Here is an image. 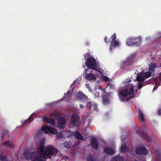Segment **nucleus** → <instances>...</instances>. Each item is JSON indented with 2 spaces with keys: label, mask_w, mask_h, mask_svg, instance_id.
<instances>
[{
  "label": "nucleus",
  "mask_w": 161,
  "mask_h": 161,
  "mask_svg": "<svg viewBox=\"0 0 161 161\" xmlns=\"http://www.w3.org/2000/svg\"><path fill=\"white\" fill-rule=\"evenodd\" d=\"M58 152L52 146L47 147L44 151L43 143H42L39 146V150L37 153H29L26 158L28 160L32 161H45L46 158L50 156H55Z\"/></svg>",
  "instance_id": "nucleus-1"
},
{
  "label": "nucleus",
  "mask_w": 161,
  "mask_h": 161,
  "mask_svg": "<svg viewBox=\"0 0 161 161\" xmlns=\"http://www.w3.org/2000/svg\"><path fill=\"white\" fill-rule=\"evenodd\" d=\"M134 86L130 83H127L124 87L119 90V97L121 101L126 102L131 97L130 95L132 94L134 92Z\"/></svg>",
  "instance_id": "nucleus-2"
},
{
  "label": "nucleus",
  "mask_w": 161,
  "mask_h": 161,
  "mask_svg": "<svg viewBox=\"0 0 161 161\" xmlns=\"http://www.w3.org/2000/svg\"><path fill=\"white\" fill-rule=\"evenodd\" d=\"M88 111L87 110L85 112L84 114L82 116L81 123H83L86 125L85 127L83 128L82 130V134L87 135L88 134V132L87 130L86 126H88L90 124V118L88 116Z\"/></svg>",
  "instance_id": "nucleus-3"
},
{
  "label": "nucleus",
  "mask_w": 161,
  "mask_h": 161,
  "mask_svg": "<svg viewBox=\"0 0 161 161\" xmlns=\"http://www.w3.org/2000/svg\"><path fill=\"white\" fill-rule=\"evenodd\" d=\"M86 65L89 69H91L94 70L96 73L100 72L97 69L95 59L93 57L88 58L86 62Z\"/></svg>",
  "instance_id": "nucleus-4"
},
{
  "label": "nucleus",
  "mask_w": 161,
  "mask_h": 161,
  "mask_svg": "<svg viewBox=\"0 0 161 161\" xmlns=\"http://www.w3.org/2000/svg\"><path fill=\"white\" fill-rule=\"evenodd\" d=\"M141 42L140 37H130L127 39L126 44L128 46L138 45H139Z\"/></svg>",
  "instance_id": "nucleus-5"
},
{
  "label": "nucleus",
  "mask_w": 161,
  "mask_h": 161,
  "mask_svg": "<svg viewBox=\"0 0 161 161\" xmlns=\"http://www.w3.org/2000/svg\"><path fill=\"white\" fill-rule=\"evenodd\" d=\"M91 102L87 96L81 92V108H86Z\"/></svg>",
  "instance_id": "nucleus-6"
},
{
  "label": "nucleus",
  "mask_w": 161,
  "mask_h": 161,
  "mask_svg": "<svg viewBox=\"0 0 161 161\" xmlns=\"http://www.w3.org/2000/svg\"><path fill=\"white\" fill-rule=\"evenodd\" d=\"M95 72L92 71L90 73H86L85 75L86 79L90 81L95 80L97 76V75L95 74Z\"/></svg>",
  "instance_id": "nucleus-7"
},
{
  "label": "nucleus",
  "mask_w": 161,
  "mask_h": 161,
  "mask_svg": "<svg viewBox=\"0 0 161 161\" xmlns=\"http://www.w3.org/2000/svg\"><path fill=\"white\" fill-rule=\"evenodd\" d=\"M42 130L46 133H48L49 132H50L52 134H56L57 133V131L56 129L52 128L48 126L43 127H42Z\"/></svg>",
  "instance_id": "nucleus-8"
},
{
  "label": "nucleus",
  "mask_w": 161,
  "mask_h": 161,
  "mask_svg": "<svg viewBox=\"0 0 161 161\" xmlns=\"http://www.w3.org/2000/svg\"><path fill=\"white\" fill-rule=\"evenodd\" d=\"M137 134L140 136L141 137L147 141L148 142H151V140L150 137L142 130L136 131Z\"/></svg>",
  "instance_id": "nucleus-9"
},
{
  "label": "nucleus",
  "mask_w": 161,
  "mask_h": 161,
  "mask_svg": "<svg viewBox=\"0 0 161 161\" xmlns=\"http://www.w3.org/2000/svg\"><path fill=\"white\" fill-rule=\"evenodd\" d=\"M135 151L136 153L139 155H146L148 153L147 150L144 147L137 148Z\"/></svg>",
  "instance_id": "nucleus-10"
},
{
  "label": "nucleus",
  "mask_w": 161,
  "mask_h": 161,
  "mask_svg": "<svg viewBox=\"0 0 161 161\" xmlns=\"http://www.w3.org/2000/svg\"><path fill=\"white\" fill-rule=\"evenodd\" d=\"M90 142L91 146L93 149L96 150H97L99 149L98 142L96 138H92Z\"/></svg>",
  "instance_id": "nucleus-11"
},
{
  "label": "nucleus",
  "mask_w": 161,
  "mask_h": 161,
  "mask_svg": "<svg viewBox=\"0 0 161 161\" xmlns=\"http://www.w3.org/2000/svg\"><path fill=\"white\" fill-rule=\"evenodd\" d=\"M89 108V110L91 112L94 111L97 112L98 110L97 107V105L94 103H91L90 104H88L86 106V108Z\"/></svg>",
  "instance_id": "nucleus-12"
},
{
  "label": "nucleus",
  "mask_w": 161,
  "mask_h": 161,
  "mask_svg": "<svg viewBox=\"0 0 161 161\" xmlns=\"http://www.w3.org/2000/svg\"><path fill=\"white\" fill-rule=\"evenodd\" d=\"M78 119L77 115L75 114L72 115L70 120V124L73 125H76L78 123Z\"/></svg>",
  "instance_id": "nucleus-13"
},
{
  "label": "nucleus",
  "mask_w": 161,
  "mask_h": 161,
  "mask_svg": "<svg viewBox=\"0 0 161 161\" xmlns=\"http://www.w3.org/2000/svg\"><path fill=\"white\" fill-rule=\"evenodd\" d=\"M104 152L107 154L112 155L115 153V152L112 148L109 147H105L104 148Z\"/></svg>",
  "instance_id": "nucleus-14"
},
{
  "label": "nucleus",
  "mask_w": 161,
  "mask_h": 161,
  "mask_svg": "<svg viewBox=\"0 0 161 161\" xmlns=\"http://www.w3.org/2000/svg\"><path fill=\"white\" fill-rule=\"evenodd\" d=\"M65 121L64 118H60L58 121V127L63 128L65 125Z\"/></svg>",
  "instance_id": "nucleus-15"
},
{
  "label": "nucleus",
  "mask_w": 161,
  "mask_h": 161,
  "mask_svg": "<svg viewBox=\"0 0 161 161\" xmlns=\"http://www.w3.org/2000/svg\"><path fill=\"white\" fill-rule=\"evenodd\" d=\"M155 152L157 154L156 161H161V150L158 149L156 150Z\"/></svg>",
  "instance_id": "nucleus-16"
},
{
  "label": "nucleus",
  "mask_w": 161,
  "mask_h": 161,
  "mask_svg": "<svg viewBox=\"0 0 161 161\" xmlns=\"http://www.w3.org/2000/svg\"><path fill=\"white\" fill-rule=\"evenodd\" d=\"M124 158L120 155H116L112 159V161H124Z\"/></svg>",
  "instance_id": "nucleus-17"
},
{
  "label": "nucleus",
  "mask_w": 161,
  "mask_h": 161,
  "mask_svg": "<svg viewBox=\"0 0 161 161\" xmlns=\"http://www.w3.org/2000/svg\"><path fill=\"white\" fill-rule=\"evenodd\" d=\"M119 45V42L117 41H111L110 46V49H112L113 47L118 46Z\"/></svg>",
  "instance_id": "nucleus-18"
},
{
  "label": "nucleus",
  "mask_w": 161,
  "mask_h": 161,
  "mask_svg": "<svg viewBox=\"0 0 161 161\" xmlns=\"http://www.w3.org/2000/svg\"><path fill=\"white\" fill-rule=\"evenodd\" d=\"M139 119L141 122L144 123L145 121L144 115L141 110L138 111Z\"/></svg>",
  "instance_id": "nucleus-19"
},
{
  "label": "nucleus",
  "mask_w": 161,
  "mask_h": 161,
  "mask_svg": "<svg viewBox=\"0 0 161 161\" xmlns=\"http://www.w3.org/2000/svg\"><path fill=\"white\" fill-rule=\"evenodd\" d=\"M121 151L122 153L128 152L129 149L127 144H124L121 146Z\"/></svg>",
  "instance_id": "nucleus-20"
},
{
  "label": "nucleus",
  "mask_w": 161,
  "mask_h": 161,
  "mask_svg": "<svg viewBox=\"0 0 161 161\" xmlns=\"http://www.w3.org/2000/svg\"><path fill=\"white\" fill-rule=\"evenodd\" d=\"M87 161H97V159L94 156L89 154L87 158Z\"/></svg>",
  "instance_id": "nucleus-21"
},
{
  "label": "nucleus",
  "mask_w": 161,
  "mask_h": 161,
  "mask_svg": "<svg viewBox=\"0 0 161 161\" xmlns=\"http://www.w3.org/2000/svg\"><path fill=\"white\" fill-rule=\"evenodd\" d=\"M137 80L139 82L143 83L145 80V79L140 75H137L136 78Z\"/></svg>",
  "instance_id": "nucleus-22"
},
{
  "label": "nucleus",
  "mask_w": 161,
  "mask_h": 161,
  "mask_svg": "<svg viewBox=\"0 0 161 161\" xmlns=\"http://www.w3.org/2000/svg\"><path fill=\"white\" fill-rule=\"evenodd\" d=\"M3 145L12 147H13V144L12 143H10L9 141H7L3 144Z\"/></svg>",
  "instance_id": "nucleus-23"
},
{
  "label": "nucleus",
  "mask_w": 161,
  "mask_h": 161,
  "mask_svg": "<svg viewBox=\"0 0 161 161\" xmlns=\"http://www.w3.org/2000/svg\"><path fill=\"white\" fill-rule=\"evenodd\" d=\"M64 147L67 148H70L72 147V145L71 142H65L64 143Z\"/></svg>",
  "instance_id": "nucleus-24"
},
{
  "label": "nucleus",
  "mask_w": 161,
  "mask_h": 161,
  "mask_svg": "<svg viewBox=\"0 0 161 161\" xmlns=\"http://www.w3.org/2000/svg\"><path fill=\"white\" fill-rule=\"evenodd\" d=\"M75 137L80 140V134L78 131H76L75 134Z\"/></svg>",
  "instance_id": "nucleus-25"
},
{
  "label": "nucleus",
  "mask_w": 161,
  "mask_h": 161,
  "mask_svg": "<svg viewBox=\"0 0 161 161\" xmlns=\"http://www.w3.org/2000/svg\"><path fill=\"white\" fill-rule=\"evenodd\" d=\"M107 87H109V88L111 89H114L115 87L114 84H113L112 82L110 81H109L108 83L107 86Z\"/></svg>",
  "instance_id": "nucleus-26"
},
{
  "label": "nucleus",
  "mask_w": 161,
  "mask_h": 161,
  "mask_svg": "<svg viewBox=\"0 0 161 161\" xmlns=\"http://www.w3.org/2000/svg\"><path fill=\"white\" fill-rule=\"evenodd\" d=\"M152 74L149 71L145 72L144 73L143 76L146 78H148Z\"/></svg>",
  "instance_id": "nucleus-27"
},
{
  "label": "nucleus",
  "mask_w": 161,
  "mask_h": 161,
  "mask_svg": "<svg viewBox=\"0 0 161 161\" xmlns=\"http://www.w3.org/2000/svg\"><path fill=\"white\" fill-rule=\"evenodd\" d=\"M125 65H130L132 63V61L131 60L128 59L126 61H125L124 62Z\"/></svg>",
  "instance_id": "nucleus-28"
},
{
  "label": "nucleus",
  "mask_w": 161,
  "mask_h": 161,
  "mask_svg": "<svg viewBox=\"0 0 161 161\" xmlns=\"http://www.w3.org/2000/svg\"><path fill=\"white\" fill-rule=\"evenodd\" d=\"M0 159L1 161H7V158L3 155L0 156Z\"/></svg>",
  "instance_id": "nucleus-29"
},
{
  "label": "nucleus",
  "mask_w": 161,
  "mask_h": 161,
  "mask_svg": "<svg viewBox=\"0 0 161 161\" xmlns=\"http://www.w3.org/2000/svg\"><path fill=\"white\" fill-rule=\"evenodd\" d=\"M149 71L151 73V74H154L155 70L154 68H153L149 67Z\"/></svg>",
  "instance_id": "nucleus-30"
},
{
  "label": "nucleus",
  "mask_w": 161,
  "mask_h": 161,
  "mask_svg": "<svg viewBox=\"0 0 161 161\" xmlns=\"http://www.w3.org/2000/svg\"><path fill=\"white\" fill-rule=\"evenodd\" d=\"M103 80L105 82H107L109 81V78L107 76H104L103 77Z\"/></svg>",
  "instance_id": "nucleus-31"
},
{
  "label": "nucleus",
  "mask_w": 161,
  "mask_h": 161,
  "mask_svg": "<svg viewBox=\"0 0 161 161\" xmlns=\"http://www.w3.org/2000/svg\"><path fill=\"white\" fill-rule=\"evenodd\" d=\"M116 36L115 34H114L111 36V38L112 39L111 41H115V40L116 39Z\"/></svg>",
  "instance_id": "nucleus-32"
},
{
  "label": "nucleus",
  "mask_w": 161,
  "mask_h": 161,
  "mask_svg": "<svg viewBox=\"0 0 161 161\" xmlns=\"http://www.w3.org/2000/svg\"><path fill=\"white\" fill-rule=\"evenodd\" d=\"M156 64L155 63H152L150 64L149 67L153 68H155L156 67Z\"/></svg>",
  "instance_id": "nucleus-33"
},
{
  "label": "nucleus",
  "mask_w": 161,
  "mask_h": 161,
  "mask_svg": "<svg viewBox=\"0 0 161 161\" xmlns=\"http://www.w3.org/2000/svg\"><path fill=\"white\" fill-rule=\"evenodd\" d=\"M156 113L158 115L161 116V108H158L157 111Z\"/></svg>",
  "instance_id": "nucleus-34"
},
{
  "label": "nucleus",
  "mask_w": 161,
  "mask_h": 161,
  "mask_svg": "<svg viewBox=\"0 0 161 161\" xmlns=\"http://www.w3.org/2000/svg\"><path fill=\"white\" fill-rule=\"evenodd\" d=\"M71 92H70V91L69 90L68 92L66 93V94H65V98L69 97L70 96V95L71 94Z\"/></svg>",
  "instance_id": "nucleus-35"
},
{
  "label": "nucleus",
  "mask_w": 161,
  "mask_h": 161,
  "mask_svg": "<svg viewBox=\"0 0 161 161\" xmlns=\"http://www.w3.org/2000/svg\"><path fill=\"white\" fill-rule=\"evenodd\" d=\"M80 92H78L77 94L76 97V98H77L78 99H80Z\"/></svg>",
  "instance_id": "nucleus-36"
},
{
  "label": "nucleus",
  "mask_w": 161,
  "mask_h": 161,
  "mask_svg": "<svg viewBox=\"0 0 161 161\" xmlns=\"http://www.w3.org/2000/svg\"><path fill=\"white\" fill-rule=\"evenodd\" d=\"M49 123L51 125H53L54 124V121L53 119H51L49 121Z\"/></svg>",
  "instance_id": "nucleus-37"
},
{
  "label": "nucleus",
  "mask_w": 161,
  "mask_h": 161,
  "mask_svg": "<svg viewBox=\"0 0 161 161\" xmlns=\"http://www.w3.org/2000/svg\"><path fill=\"white\" fill-rule=\"evenodd\" d=\"M142 87V84L140 83H138V89L139 90Z\"/></svg>",
  "instance_id": "nucleus-38"
},
{
  "label": "nucleus",
  "mask_w": 161,
  "mask_h": 161,
  "mask_svg": "<svg viewBox=\"0 0 161 161\" xmlns=\"http://www.w3.org/2000/svg\"><path fill=\"white\" fill-rule=\"evenodd\" d=\"M130 79L129 78H127L125 80V82H130Z\"/></svg>",
  "instance_id": "nucleus-39"
},
{
  "label": "nucleus",
  "mask_w": 161,
  "mask_h": 161,
  "mask_svg": "<svg viewBox=\"0 0 161 161\" xmlns=\"http://www.w3.org/2000/svg\"><path fill=\"white\" fill-rule=\"evenodd\" d=\"M106 39H107V37H105V39H104V40H105V42H106V43H107V42L106 41Z\"/></svg>",
  "instance_id": "nucleus-40"
},
{
  "label": "nucleus",
  "mask_w": 161,
  "mask_h": 161,
  "mask_svg": "<svg viewBox=\"0 0 161 161\" xmlns=\"http://www.w3.org/2000/svg\"><path fill=\"white\" fill-rule=\"evenodd\" d=\"M84 137L81 136V141L83 140L84 139Z\"/></svg>",
  "instance_id": "nucleus-41"
},
{
  "label": "nucleus",
  "mask_w": 161,
  "mask_h": 161,
  "mask_svg": "<svg viewBox=\"0 0 161 161\" xmlns=\"http://www.w3.org/2000/svg\"><path fill=\"white\" fill-rule=\"evenodd\" d=\"M107 100H106V99H104V100H103V102L104 103H106V102H107Z\"/></svg>",
  "instance_id": "nucleus-42"
},
{
  "label": "nucleus",
  "mask_w": 161,
  "mask_h": 161,
  "mask_svg": "<svg viewBox=\"0 0 161 161\" xmlns=\"http://www.w3.org/2000/svg\"><path fill=\"white\" fill-rule=\"evenodd\" d=\"M159 77L161 79V72L159 74Z\"/></svg>",
  "instance_id": "nucleus-43"
},
{
  "label": "nucleus",
  "mask_w": 161,
  "mask_h": 161,
  "mask_svg": "<svg viewBox=\"0 0 161 161\" xmlns=\"http://www.w3.org/2000/svg\"><path fill=\"white\" fill-rule=\"evenodd\" d=\"M86 87H87V88H88L89 87V88H90V87L89 86L87 85V84H86Z\"/></svg>",
  "instance_id": "nucleus-44"
},
{
  "label": "nucleus",
  "mask_w": 161,
  "mask_h": 161,
  "mask_svg": "<svg viewBox=\"0 0 161 161\" xmlns=\"http://www.w3.org/2000/svg\"><path fill=\"white\" fill-rule=\"evenodd\" d=\"M75 81H74V83H75Z\"/></svg>",
  "instance_id": "nucleus-45"
}]
</instances>
